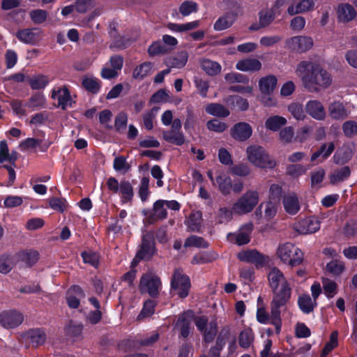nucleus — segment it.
Masks as SVG:
<instances>
[{"instance_id":"1","label":"nucleus","mask_w":357,"mask_h":357,"mask_svg":"<svg viewBox=\"0 0 357 357\" xmlns=\"http://www.w3.org/2000/svg\"><path fill=\"white\" fill-rule=\"evenodd\" d=\"M295 73L301 79L303 87L311 93L325 91L333 84L331 74L317 62L300 61L296 67Z\"/></svg>"},{"instance_id":"2","label":"nucleus","mask_w":357,"mask_h":357,"mask_svg":"<svg viewBox=\"0 0 357 357\" xmlns=\"http://www.w3.org/2000/svg\"><path fill=\"white\" fill-rule=\"evenodd\" d=\"M269 286L273 297L271 301L272 323L276 332L279 333L281 328L280 308L284 306L291 298V289L283 273L276 267H273L268 275Z\"/></svg>"},{"instance_id":"3","label":"nucleus","mask_w":357,"mask_h":357,"mask_svg":"<svg viewBox=\"0 0 357 357\" xmlns=\"http://www.w3.org/2000/svg\"><path fill=\"white\" fill-rule=\"evenodd\" d=\"M246 155L248 161L256 167L271 169L275 166V162L261 146H248L246 149Z\"/></svg>"},{"instance_id":"4","label":"nucleus","mask_w":357,"mask_h":357,"mask_svg":"<svg viewBox=\"0 0 357 357\" xmlns=\"http://www.w3.org/2000/svg\"><path fill=\"white\" fill-rule=\"evenodd\" d=\"M259 195L256 190H248L232 206L235 214L244 215L250 213L258 204Z\"/></svg>"},{"instance_id":"5","label":"nucleus","mask_w":357,"mask_h":357,"mask_svg":"<svg viewBox=\"0 0 357 357\" xmlns=\"http://www.w3.org/2000/svg\"><path fill=\"white\" fill-rule=\"evenodd\" d=\"M277 255L283 263L291 267L300 265L303 260L302 251L290 243L280 245L277 249Z\"/></svg>"},{"instance_id":"6","label":"nucleus","mask_w":357,"mask_h":357,"mask_svg":"<svg viewBox=\"0 0 357 357\" xmlns=\"http://www.w3.org/2000/svg\"><path fill=\"white\" fill-rule=\"evenodd\" d=\"M171 288L180 298H185L189 294L190 278L182 269L178 268L174 270L171 280Z\"/></svg>"},{"instance_id":"7","label":"nucleus","mask_w":357,"mask_h":357,"mask_svg":"<svg viewBox=\"0 0 357 357\" xmlns=\"http://www.w3.org/2000/svg\"><path fill=\"white\" fill-rule=\"evenodd\" d=\"M195 324L203 335V340L206 343L213 341L218 333V324L216 320L208 321L206 316L202 315L194 318Z\"/></svg>"},{"instance_id":"8","label":"nucleus","mask_w":357,"mask_h":357,"mask_svg":"<svg viewBox=\"0 0 357 357\" xmlns=\"http://www.w3.org/2000/svg\"><path fill=\"white\" fill-rule=\"evenodd\" d=\"M313 45L312 38L305 35L293 36L285 41V47L288 50L299 54L308 52Z\"/></svg>"},{"instance_id":"9","label":"nucleus","mask_w":357,"mask_h":357,"mask_svg":"<svg viewBox=\"0 0 357 357\" xmlns=\"http://www.w3.org/2000/svg\"><path fill=\"white\" fill-rule=\"evenodd\" d=\"M155 253V245L152 236L149 234H144L140 248L132 261V267L137 266L141 260L151 259Z\"/></svg>"},{"instance_id":"10","label":"nucleus","mask_w":357,"mask_h":357,"mask_svg":"<svg viewBox=\"0 0 357 357\" xmlns=\"http://www.w3.org/2000/svg\"><path fill=\"white\" fill-rule=\"evenodd\" d=\"M161 282L158 275L152 272L146 273L140 279L139 290L141 293H148L151 297H156Z\"/></svg>"},{"instance_id":"11","label":"nucleus","mask_w":357,"mask_h":357,"mask_svg":"<svg viewBox=\"0 0 357 357\" xmlns=\"http://www.w3.org/2000/svg\"><path fill=\"white\" fill-rule=\"evenodd\" d=\"M237 257L241 261L255 264L257 268L264 266L269 261L268 257L255 249L241 251L237 254Z\"/></svg>"},{"instance_id":"12","label":"nucleus","mask_w":357,"mask_h":357,"mask_svg":"<svg viewBox=\"0 0 357 357\" xmlns=\"http://www.w3.org/2000/svg\"><path fill=\"white\" fill-rule=\"evenodd\" d=\"M24 321L23 314L16 310L4 311L0 313V324L5 328H14Z\"/></svg>"},{"instance_id":"13","label":"nucleus","mask_w":357,"mask_h":357,"mask_svg":"<svg viewBox=\"0 0 357 357\" xmlns=\"http://www.w3.org/2000/svg\"><path fill=\"white\" fill-rule=\"evenodd\" d=\"M52 98L57 100V107L63 110L71 107L73 102L70 91L66 86L54 89L52 91Z\"/></svg>"},{"instance_id":"14","label":"nucleus","mask_w":357,"mask_h":357,"mask_svg":"<svg viewBox=\"0 0 357 357\" xmlns=\"http://www.w3.org/2000/svg\"><path fill=\"white\" fill-rule=\"evenodd\" d=\"M316 3L317 0H300L296 4L291 3L288 6L287 13L291 16L310 13L315 9Z\"/></svg>"},{"instance_id":"15","label":"nucleus","mask_w":357,"mask_h":357,"mask_svg":"<svg viewBox=\"0 0 357 357\" xmlns=\"http://www.w3.org/2000/svg\"><path fill=\"white\" fill-rule=\"evenodd\" d=\"M306 112L317 121H324L326 117V112L323 104L318 100H310L305 105Z\"/></svg>"},{"instance_id":"16","label":"nucleus","mask_w":357,"mask_h":357,"mask_svg":"<svg viewBox=\"0 0 357 357\" xmlns=\"http://www.w3.org/2000/svg\"><path fill=\"white\" fill-rule=\"evenodd\" d=\"M252 133V129L250 124L245 122L236 123L231 130V135L235 139L244 142L249 139Z\"/></svg>"},{"instance_id":"17","label":"nucleus","mask_w":357,"mask_h":357,"mask_svg":"<svg viewBox=\"0 0 357 357\" xmlns=\"http://www.w3.org/2000/svg\"><path fill=\"white\" fill-rule=\"evenodd\" d=\"M357 13L353 6L348 3H342L337 6V18L340 22L347 23L354 20Z\"/></svg>"},{"instance_id":"18","label":"nucleus","mask_w":357,"mask_h":357,"mask_svg":"<svg viewBox=\"0 0 357 357\" xmlns=\"http://www.w3.org/2000/svg\"><path fill=\"white\" fill-rule=\"evenodd\" d=\"M282 204L285 211L289 215L296 214L301 208L298 197L294 192L287 193L283 196Z\"/></svg>"},{"instance_id":"19","label":"nucleus","mask_w":357,"mask_h":357,"mask_svg":"<svg viewBox=\"0 0 357 357\" xmlns=\"http://www.w3.org/2000/svg\"><path fill=\"white\" fill-rule=\"evenodd\" d=\"M24 337L32 347H38L45 342L47 335L41 328H33L26 331Z\"/></svg>"},{"instance_id":"20","label":"nucleus","mask_w":357,"mask_h":357,"mask_svg":"<svg viewBox=\"0 0 357 357\" xmlns=\"http://www.w3.org/2000/svg\"><path fill=\"white\" fill-rule=\"evenodd\" d=\"M328 114L332 119L342 121L349 116V112L342 102L335 101L329 105Z\"/></svg>"},{"instance_id":"21","label":"nucleus","mask_w":357,"mask_h":357,"mask_svg":"<svg viewBox=\"0 0 357 357\" xmlns=\"http://www.w3.org/2000/svg\"><path fill=\"white\" fill-rule=\"evenodd\" d=\"M320 228L319 222L315 218H307L301 221L296 231L301 234H312L318 231Z\"/></svg>"},{"instance_id":"22","label":"nucleus","mask_w":357,"mask_h":357,"mask_svg":"<svg viewBox=\"0 0 357 357\" xmlns=\"http://www.w3.org/2000/svg\"><path fill=\"white\" fill-rule=\"evenodd\" d=\"M237 15L232 13H227L220 17L214 23L213 29L217 31L225 30L232 26L236 20Z\"/></svg>"},{"instance_id":"23","label":"nucleus","mask_w":357,"mask_h":357,"mask_svg":"<svg viewBox=\"0 0 357 357\" xmlns=\"http://www.w3.org/2000/svg\"><path fill=\"white\" fill-rule=\"evenodd\" d=\"M192 317V312H185L182 314L176 321V326L180 329L183 337H188L190 333Z\"/></svg>"},{"instance_id":"24","label":"nucleus","mask_w":357,"mask_h":357,"mask_svg":"<svg viewBox=\"0 0 357 357\" xmlns=\"http://www.w3.org/2000/svg\"><path fill=\"white\" fill-rule=\"evenodd\" d=\"M188 57L189 55L188 52L182 50L177 52L174 56L169 57L166 61V64L169 68H182L185 66L188 60Z\"/></svg>"},{"instance_id":"25","label":"nucleus","mask_w":357,"mask_h":357,"mask_svg":"<svg viewBox=\"0 0 357 357\" xmlns=\"http://www.w3.org/2000/svg\"><path fill=\"white\" fill-rule=\"evenodd\" d=\"M277 82V78L273 75L261 77L259 81L260 91L264 94H271L275 90Z\"/></svg>"},{"instance_id":"26","label":"nucleus","mask_w":357,"mask_h":357,"mask_svg":"<svg viewBox=\"0 0 357 357\" xmlns=\"http://www.w3.org/2000/svg\"><path fill=\"white\" fill-rule=\"evenodd\" d=\"M236 68L241 71H258L261 68V62L257 59H245L237 62Z\"/></svg>"},{"instance_id":"27","label":"nucleus","mask_w":357,"mask_h":357,"mask_svg":"<svg viewBox=\"0 0 357 357\" xmlns=\"http://www.w3.org/2000/svg\"><path fill=\"white\" fill-rule=\"evenodd\" d=\"M119 192L121 194L122 203L125 204L132 202L134 197V191L132 184L128 181H121Z\"/></svg>"},{"instance_id":"28","label":"nucleus","mask_w":357,"mask_h":357,"mask_svg":"<svg viewBox=\"0 0 357 357\" xmlns=\"http://www.w3.org/2000/svg\"><path fill=\"white\" fill-rule=\"evenodd\" d=\"M335 150V144L331 142L323 144L319 150L314 152L311 156V161L314 162L318 158L321 157V161L326 160Z\"/></svg>"},{"instance_id":"29","label":"nucleus","mask_w":357,"mask_h":357,"mask_svg":"<svg viewBox=\"0 0 357 357\" xmlns=\"http://www.w3.org/2000/svg\"><path fill=\"white\" fill-rule=\"evenodd\" d=\"M18 256L29 267L33 266L39 259V252L34 250H22L18 253Z\"/></svg>"},{"instance_id":"30","label":"nucleus","mask_w":357,"mask_h":357,"mask_svg":"<svg viewBox=\"0 0 357 357\" xmlns=\"http://www.w3.org/2000/svg\"><path fill=\"white\" fill-rule=\"evenodd\" d=\"M186 224L190 231L199 232L201 230L202 225V213L200 211L192 212L190 215Z\"/></svg>"},{"instance_id":"31","label":"nucleus","mask_w":357,"mask_h":357,"mask_svg":"<svg viewBox=\"0 0 357 357\" xmlns=\"http://www.w3.org/2000/svg\"><path fill=\"white\" fill-rule=\"evenodd\" d=\"M16 35L22 42L33 44L38 40L39 31L28 29L18 31Z\"/></svg>"},{"instance_id":"32","label":"nucleus","mask_w":357,"mask_h":357,"mask_svg":"<svg viewBox=\"0 0 357 357\" xmlns=\"http://www.w3.org/2000/svg\"><path fill=\"white\" fill-rule=\"evenodd\" d=\"M298 304L303 312L309 314L317 306V301H314L309 295L303 294L298 297Z\"/></svg>"},{"instance_id":"33","label":"nucleus","mask_w":357,"mask_h":357,"mask_svg":"<svg viewBox=\"0 0 357 357\" xmlns=\"http://www.w3.org/2000/svg\"><path fill=\"white\" fill-rule=\"evenodd\" d=\"M162 137L167 142L181 146L185 142V137L183 134L180 131L169 130L164 131L162 132Z\"/></svg>"},{"instance_id":"34","label":"nucleus","mask_w":357,"mask_h":357,"mask_svg":"<svg viewBox=\"0 0 357 357\" xmlns=\"http://www.w3.org/2000/svg\"><path fill=\"white\" fill-rule=\"evenodd\" d=\"M206 112L213 116L218 117H227L229 115V111L225 106L218 103H211L206 106Z\"/></svg>"},{"instance_id":"35","label":"nucleus","mask_w":357,"mask_h":357,"mask_svg":"<svg viewBox=\"0 0 357 357\" xmlns=\"http://www.w3.org/2000/svg\"><path fill=\"white\" fill-rule=\"evenodd\" d=\"M351 174L350 168L348 166H344L340 169L334 170L330 175V181L332 184H336L346 180Z\"/></svg>"},{"instance_id":"36","label":"nucleus","mask_w":357,"mask_h":357,"mask_svg":"<svg viewBox=\"0 0 357 357\" xmlns=\"http://www.w3.org/2000/svg\"><path fill=\"white\" fill-rule=\"evenodd\" d=\"M287 123V119L280 116H271L265 121V127L271 131H278Z\"/></svg>"},{"instance_id":"37","label":"nucleus","mask_w":357,"mask_h":357,"mask_svg":"<svg viewBox=\"0 0 357 357\" xmlns=\"http://www.w3.org/2000/svg\"><path fill=\"white\" fill-rule=\"evenodd\" d=\"M252 229L253 226L251 223L244 225L236 236V243L239 245L248 243Z\"/></svg>"},{"instance_id":"38","label":"nucleus","mask_w":357,"mask_h":357,"mask_svg":"<svg viewBox=\"0 0 357 357\" xmlns=\"http://www.w3.org/2000/svg\"><path fill=\"white\" fill-rule=\"evenodd\" d=\"M201 67L206 74L211 76L220 73L222 68L218 62L210 59H204L201 63Z\"/></svg>"},{"instance_id":"39","label":"nucleus","mask_w":357,"mask_h":357,"mask_svg":"<svg viewBox=\"0 0 357 357\" xmlns=\"http://www.w3.org/2000/svg\"><path fill=\"white\" fill-rule=\"evenodd\" d=\"M82 84L86 90L92 93H97L100 89V82L91 76H85L82 79Z\"/></svg>"},{"instance_id":"40","label":"nucleus","mask_w":357,"mask_h":357,"mask_svg":"<svg viewBox=\"0 0 357 357\" xmlns=\"http://www.w3.org/2000/svg\"><path fill=\"white\" fill-rule=\"evenodd\" d=\"M254 341V333L251 328H247L243 330L239 334L238 343L243 349H248Z\"/></svg>"},{"instance_id":"41","label":"nucleus","mask_w":357,"mask_h":357,"mask_svg":"<svg viewBox=\"0 0 357 357\" xmlns=\"http://www.w3.org/2000/svg\"><path fill=\"white\" fill-rule=\"evenodd\" d=\"M218 189L224 195H227L231 190V179L229 176L221 174L216 178Z\"/></svg>"},{"instance_id":"42","label":"nucleus","mask_w":357,"mask_h":357,"mask_svg":"<svg viewBox=\"0 0 357 357\" xmlns=\"http://www.w3.org/2000/svg\"><path fill=\"white\" fill-rule=\"evenodd\" d=\"M164 206L165 200H158L154 203L153 213L151 216L153 221L166 218L167 211Z\"/></svg>"},{"instance_id":"43","label":"nucleus","mask_w":357,"mask_h":357,"mask_svg":"<svg viewBox=\"0 0 357 357\" xmlns=\"http://www.w3.org/2000/svg\"><path fill=\"white\" fill-rule=\"evenodd\" d=\"M151 63L150 62H144L134 69L132 77L136 79H142L151 73Z\"/></svg>"},{"instance_id":"44","label":"nucleus","mask_w":357,"mask_h":357,"mask_svg":"<svg viewBox=\"0 0 357 357\" xmlns=\"http://www.w3.org/2000/svg\"><path fill=\"white\" fill-rule=\"evenodd\" d=\"M169 48H167L161 41L157 40L153 42L148 47V53L150 56H155L158 55H162L168 53Z\"/></svg>"},{"instance_id":"45","label":"nucleus","mask_w":357,"mask_h":357,"mask_svg":"<svg viewBox=\"0 0 357 357\" xmlns=\"http://www.w3.org/2000/svg\"><path fill=\"white\" fill-rule=\"evenodd\" d=\"M29 84L33 89H40L46 86L49 82L47 77L38 75L28 79Z\"/></svg>"},{"instance_id":"46","label":"nucleus","mask_w":357,"mask_h":357,"mask_svg":"<svg viewBox=\"0 0 357 357\" xmlns=\"http://www.w3.org/2000/svg\"><path fill=\"white\" fill-rule=\"evenodd\" d=\"M289 112L298 121H303L305 118V114L301 104L292 102L288 105Z\"/></svg>"},{"instance_id":"47","label":"nucleus","mask_w":357,"mask_h":357,"mask_svg":"<svg viewBox=\"0 0 357 357\" xmlns=\"http://www.w3.org/2000/svg\"><path fill=\"white\" fill-rule=\"evenodd\" d=\"M275 13L272 9L263 10L259 13V25L260 27H266L268 26L275 19Z\"/></svg>"},{"instance_id":"48","label":"nucleus","mask_w":357,"mask_h":357,"mask_svg":"<svg viewBox=\"0 0 357 357\" xmlns=\"http://www.w3.org/2000/svg\"><path fill=\"white\" fill-rule=\"evenodd\" d=\"M225 344V338L220 334L215 341V345L211 347L208 351L209 357H220V351Z\"/></svg>"},{"instance_id":"49","label":"nucleus","mask_w":357,"mask_h":357,"mask_svg":"<svg viewBox=\"0 0 357 357\" xmlns=\"http://www.w3.org/2000/svg\"><path fill=\"white\" fill-rule=\"evenodd\" d=\"M323 289L328 298H333L337 293V284L335 282L328 279L322 280Z\"/></svg>"},{"instance_id":"50","label":"nucleus","mask_w":357,"mask_h":357,"mask_svg":"<svg viewBox=\"0 0 357 357\" xmlns=\"http://www.w3.org/2000/svg\"><path fill=\"white\" fill-rule=\"evenodd\" d=\"M338 333L335 331L331 334L330 340L327 342L321 354V357H326V356L337 346Z\"/></svg>"},{"instance_id":"51","label":"nucleus","mask_w":357,"mask_h":357,"mask_svg":"<svg viewBox=\"0 0 357 357\" xmlns=\"http://www.w3.org/2000/svg\"><path fill=\"white\" fill-rule=\"evenodd\" d=\"M185 247L207 248L208 243L202 237L191 236L188 238L184 243Z\"/></svg>"},{"instance_id":"52","label":"nucleus","mask_w":357,"mask_h":357,"mask_svg":"<svg viewBox=\"0 0 357 357\" xmlns=\"http://www.w3.org/2000/svg\"><path fill=\"white\" fill-rule=\"evenodd\" d=\"M342 131L347 137H354L357 134V123L353 120L345 121L342 124Z\"/></svg>"},{"instance_id":"53","label":"nucleus","mask_w":357,"mask_h":357,"mask_svg":"<svg viewBox=\"0 0 357 357\" xmlns=\"http://www.w3.org/2000/svg\"><path fill=\"white\" fill-rule=\"evenodd\" d=\"M155 306V302L153 300H146L141 311L140 314L137 317V319H141L145 317H150L154 313V308Z\"/></svg>"},{"instance_id":"54","label":"nucleus","mask_w":357,"mask_h":357,"mask_svg":"<svg viewBox=\"0 0 357 357\" xmlns=\"http://www.w3.org/2000/svg\"><path fill=\"white\" fill-rule=\"evenodd\" d=\"M128 122V114L121 112L117 114L114 121V127L117 132H121L126 130Z\"/></svg>"},{"instance_id":"55","label":"nucleus","mask_w":357,"mask_h":357,"mask_svg":"<svg viewBox=\"0 0 357 357\" xmlns=\"http://www.w3.org/2000/svg\"><path fill=\"white\" fill-rule=\"evenodd\" d=\"M228 102H230L234 107L241 111L248 109L249 107L248 101L238 96H230Z\"/></svg>"},{"instance_id":"56","label":"nucleus","mask_w":357,"mask_h":357,"mask_svg":"<svg viewBox=\"0 0 357 357\" xmlns=\"http://www.w3.org/2000/svg\"><path fill=\"white\" fill-rule=\"evenodd\" d=\"M325 176V171L322 168L311 172V186L312 188H319L320 183L323 181Z\"/></svg>"},{"instance_id":"57","label":"nucleus","mask_w":357,"mask_h":357,"mask_svg":"<svg viewBox=\"0 0 357 357\" xmlns=\"http://www.w3.org/2000/svg\"><path fill=\"white\" fill-rule=\"evenodd\" d=\"M158 108L153 107L143 114V123L146 129L151 130L153 128V121L155 117Z\"/></svg>"},{"instance_id":"58","label":"nucleus","mask_w":357,"mask_h":357,"mask_svg":"<svg viewBox=\"0 0 357 357\" xmlns=\"http://www.w3.org/2000/svg\"><path fill=\"white\" fill-rule=\"evenodd\" d=\"M305 18L303 16L298 15L291 20L289 27L294 31L300 32L305 28Z\"/></svg>"},{"instance_id":"59","label":"nucleus","mask_w":357,"mask_h":357,"mask_svg":"<svg viewBox=\"0 0 357 357\" xmlns=\"http://www.w3.org/2000/svg\"><path fill=\"white\" fill-rule=\"evenodd\" d=\"M197 10V4L193 1H186L182 3L179 7V12L183 16H188Z\"/></svg>"},{"instance_id":"60","label":"nucleus","mask_w":357,"mask_h":357,"mask_svg":"<svg viewBox=\"0 0 357 357\" xmlns=\"http://www.w3.org/2000/svg\"><path fill=\"white\" fill-rule=\"evenodd\" d=\"M28 106L32 108L45 107V96L41 93H36L33 95L29 99Z\"/></svg>"},{"instance_id":"61","label":"nucleus","mask_w":357,"mask_h":357,"mask_svg":"<svg viewBox=\"0 0 357 357\" xmlns=\"http://www.w3.org/2000/svg\"><path fill=\"white\" fill-rule=\"evenodd\" d=\"M225 79L227 82L231 84L236 82L248 84L249 82V79L246 76L236 73H230L226 74Z\"/></svg>"},{"instance_id":"62","label":"nucleus","mask_w":357,"mask_h":357,"mask_svg":"<svg viewBox=\"0 0 357 357\" xmlns=\"http://www.w3.org/2000/svg\"><path fill=\"white\" fill-rule=\"evenodd\" d=\"M307 171V169L301 164L289 165L287 167V173L289 176L293 177H298L302 174H304Z\"/></svg>"},{"instance_id":"63","label":"nucleus","mask_w":357,"mask_h":357,"mask_svg":"<svg viewBox=\"0 0 357 357\" xmlns=\"http://www.w3.org/2000/svg\"><path fill=\"white\" fill-rule=\"evenodd\" d=\"M326 271L329 273L338 275L342 273L344 269V265L342 262L337 261H332L327 264L326 266Z\"/></svg>"},{"instance_id":"64","label":"nucleus","mask_w":357,"mask_h":357,"mask_svg":"<svg viewBox=\"0 0 357 357\" xmlns=\"http://www.w3.org/2000/svg\"><path fill=\"white\" fill-rule=\"evenodd\" d=\"M113 167L116 171H123L124 172H128L130 168V165L126 161V158L123 156H118L115 158Z\"/></svg>"}]
</instances>
